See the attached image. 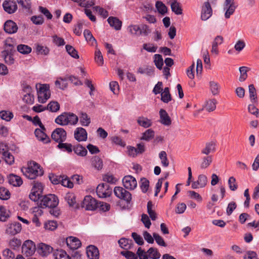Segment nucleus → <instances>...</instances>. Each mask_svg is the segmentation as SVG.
Returning a JSON list of instances; mask_svg holds the SVG:
<instances>
[{"instance_id": "obj_12", "label": "nucleus", "mask_w": 259, "mask_h": 259, "mask_svg": "<svg viewBox=\"0 0 259 259\" xmlns=\"http://www.w3.org/2000/svg\"><path fill=\"white\" fill-rule=\"evenodd\" d=\"M212 14V10L209 2H204L201 8V19L206 21L211 16Z\"/></svg>"}, {"instance_id": "obj_51", "label": "nucleus", "mask_w": 259, "mask_h": 259, "mask_svg": "<svg viewBox=\"0 0 259 259\" xmlns=\"http://www.w3.org/2000/svg\"><path fill=\"white\" fill-rule=\"evenodd\" d=\"M10 192L4 187H0V199L2 200H8L10 197Z\"/></svg>"}, {"instance_id": "obj_16", "label": "nucleus", "mask_w": 259, "mask_h": 259, "mask_svg": "<svg viewBox=\"0 0 259 259\" xmlns=\"http://www.w3.org/2000/svg\"><path fill=\"white\" fill-rule=\"evenodd\" d=\"M3 7L5 11L10 14L14 13L18 9L16 3L10 0L5 1L3 4Z\"/></svg>"}, {"instance_id": "obj_1", "label": "nucleus", "mask_w": 259, "mask_h": 259, "mask_svg": "<svg viewBox=\"0 0 259 259\" xmlns=\"http://www.w3.org/2000/svg\"><path fill=\"white\" fill-rule=\"evenodd\" d=\"M22 171L26 177L31 180L44 174V170L39 165L34 161L30 162L27 167H23Z\"/></svg>"}, {"instance_id": "obj_30", "label": "nucleus", "mask_w": 259, "mask_h": 259, "mask_svg": "<svg viewBox=\"0 0 259 259\" xmlns=\"http://www.w3.org/2000/svg\"><path fill=\"white\" fill-rule=\"evenodd\" d=\"M215 151V144L213 142L207 143L205 147L201 150V153L208 155L211 152H214Z\"/></svg>"}, {"instance_id": "obj_46", "label": "nucleus", "mask_w": 259, "mask_h": 259, "mask_svg": "<svg viewBox=\"0 0 259 259\" xmlns=\"http://www.w3.org/2000/svg\"><path fill=\"white\" fill-rule=\"evenodd\" d=\"M155 6L158 12L160 14L163 15L167 13V8L162 2H157Z\"/></svg>"}, {"instance_id": "obj_59", "label": "nucleus", "mask_w": 259, "mask_h": 259, "mask_svg": "<svg viewBox=\"0 0 259 259\" xmlns=\"http://www.w3.org/2000/svg\"><path fill=\"white\" fill-rule=\"evenodd\" d=\"M32 189H35V191L36 193L42 195L44 187L42 184L39 182L34 181Z\"/></svg>"}, {"instance_id": "obj_8", "label": "nucleus", "mask_w": 259, "mask_h": 259, "mask_svg": "<svg viewBox=\"0 0 259 259\" xmlns=\"http://www.w3.org/2000/svg\"><path fill=\"white\" fill-rule=\"evenodd\" d=\"M114 193L117 197L125 200L127 203H130L132 200V194L125 189L121 187H115L114 189Z\"/></svg>"}, {"instance_id": "obj_42", "label": "nucleus", "mask_w": 259, "mask_h": 259, "mask_svg": "<svg viewBox=\"0 0 259 259\" xmlns=\"http://www.w3.org/2000/svg\"><path fill=\"white\" fill-rule=\"evenodd\" d=\"M217 101L214 99H210L206 102L205 107V109L209 111H212L216 108Z\"/></svg>"}, {"instance_id": "obj_31", "label": "nucleus", "mask_w": 259, "mask_h": 259, "mask_svg": "<svg viewBox=\"0 0 259 259\" xmlns=\"http://www.w3.org/2000/svg\"><path fill=\"white\" fill-rule=\"evenodd\" d=\"M118 244L121 248L125 250H128L132 247L133 241L131 239L123 238L118 240Z\"/></svg>"}, {"instance_id": "obj_48", "label": "nucleus", "mask_w": 259, "mask_h": 259, "mask_svg": "<svg viewBox=\"0 0 259 259\" xmlns=\"http://www.w3.org/2000/svg\"><path fill=\"white\" fill-rule=\"evenodd\" d=\"M18 5L23 9L29 10L31 7V0H16Z\"/></svg>"}, {"instance_id": "obj_5", "label": "nucleus", "mask_w": 259, "mask_h": 259, "mask_svg": "<svg viewBox=\"0 0 259 259\" xmlns=\"http://www.w3.org/2000/svg\"><path fill=\"white\" fill-rule=\"evenodd\" d=\"M59 204V199L57 196L54 194H49L43 197L40 201V205L41 207H56Z\"/></svg>"}, {"instance_id": "obj_27", "label": "nucleus", "mask_w": 259, "mask_h": 259, "mask_svg": "<svg viewBox=\"0 0 259 259\" xmlns=\"http://www.w3.org/2000/svg\"><path fill=\"white\" fill-rule=\"evenodd\" d=\"M44 131L41 128H36L35 130L34 134L38 140L47 143L49 141V138L44 132Z\"/></svg>"}, {"instance_id": "obj_58", "label": "nucleus", "mask_w": 259, "mask_h": 259, "mask_svg": "<svg viewBox=\"0 0 259 259\" xmlns=\"http://www.w3.org/2000/svg\"><path fill=\"white\" fill-rule=\"evenodd\" d=\"M36 50L37 53L44 55H48L50 52V50L48 47L40 45H37Z\"/></svg>"}, {"instance_id": "obj_50", "label": "nucleus", "mask_w": 259, "mask_h": 259, "mask_svg": "<svg viewBox=\"0 0 259 259\" xmlns=\"http://www.w3.org/2000/svg\"><path fill=\"white\" fill-rule=\"evenodd\" d=\"M159 158L161 160V162L163 166L167 167L169 165V162L167 158V154L166 152L162 151L159 154Z\"/></svg>"}, {"instance_id": "obj_60", "label": "nucleus", "mask_w": 259, "mask_h": 259, "mask_svg": "<svg viewBox=\"0 0 259 259\" xmlns=\"http://www.w3.org/2000/svg\"><path fill=\"white\" fill-rule=\"evenodd\" d=\"M228 185L230 189L233 191H236L238 188L236 179L234 177H231L228 180Z\"/></svg>"}, {"instance_id": "obj_52", "label": "nucleus", "mask_w": 259, "mask_h": 259, "mask_svg": "<svg viewBox=\"0 0 259 259\" xmlns=\"http://www.w3.org/2000/svg\"><path fill=\"white\" fill-rule=\"evenodd\" d=\"M154 57L155 65L157 68L161 69L163 65L162 56L159 54H155Z\"/></svg>"}, {"instance_id": "obj_9", "label": "nucleus", "mask_w": 259, "mask_h": 259, "mask_svg": "<svg viewBox=\"0 0 259 259\" xmlns=\"http://www.w3.org/2000/svg\"><path fill=\"white\" fill-rule=\"evenodd\" d=\"M36 250L34 243L30 240L25 241L22 246V252L27 256L32 255Z\"/></svg>"}, {"instance_id": "obj_23", "label": "nucleus", "mask_w": 259, "mask_h": 259, "mask_svg": "<svg viewBox=\"0 0 259 259\" xmlns=\"http://www.w3.org/2000/svg\"><path fill=\"white\" fill-rule=\"evenodd\" d=\"M107 21L111 27H113L115 30H119L121 29L122 26V22L117 17H109Z\"/></svg>"}, {"instance_id": "obj_47", "label": "nucleus", "mask_w": 259, "mask_h": 259, "mask_svg": "<svg viewBox=\"0 0 259 259\" xmlns=\"http://www.w3.org/2000/svg\"><path fill=\"white\" fill-rule=\"evenodd\" d=\"M171 9L173 12L177 15H181L182 14V9L180 6V4L176 0L171 4Z\"/></svg>"}, {"instance_id": "obj_45", "label": "nucleus", "mask_w": 259, "mask_h": 259, "mask_svg": "<svg viewBox=\"0 0 259 259\" xmlns=\"http://www.w3.org/2000/svg\"><path fill=\"white\" fill-rule=\"evenodd\" d=\"M140 186L142 191L143 193H146L149 187V181L145 178H141Z\"/></svg>"}, {"instance_id": "obj_37", "label": "nucleus", "mask_w": 259, "mask_h": 259, "mask_svg": "<svg viewBox=\"0 0 259 259\" xmlns=\"http://www.w3.org/2000/svg\"><path fill=\"white\" fill-rule=\"evenodd\" d=\"M46 108L52 112H56L60 109V104L57 101H51L46 106Z\"/></svg>"}, {"instance_id": "obj_18", "label": "nucleus", "mask_w": 259, "mask_h": 259, "mask_svg": "<svg viewBox=\"0 0 259 259\" xmlns=\"http://www.w3.org/2000/svg\"><path fill=\"white\" fill-rule=\"evenodd\" d=\"M74 138L78 142L85 141L87 140L88 134L86 130L82 127H77L74 133Z\"/></svg>"}, {"instance_id": "obj_36", "label": "nucleus", "mask_w": 259, "mask_h": 259, "mask_svg": "<svg viewBox=\"0 0 259 259\" xmlns=\"http://www.w3.org/2000/svg\"><path fill=\"white\" fill-rule=\"evenodd\" d=\"M83 35L85 40L91 43L92 45L97 44V41L89 29H85L83 31Z\"/></svg>"}, {"instance_id": "obj_32", "label": "nucleus", "mask_w": 259, "mask_h": 259, "mask_svg": "<svg viewBox=\"0 0 259 259\" xmlns=\"http://www.w3.org/2000/svg\"><path fill=\"white\" fill-rule=\"evenodd\" d=\"M154 135L155 132L151 128L148 129L142 134V136L141 137L140 139L141 140L149 142L154 138Z\"/></svg>"}, {"instance_id": "obj_43", "label": "nucleus", "mask_w": 259, "mask_h": 259, "mask_svg": "<svg viewBox=\"0 0 259 259\" xmlns=\"http://www.w3.org/2000/svg\"><path fill=\"white\" fill-rule=\"evenodd\" d=\"M153 204L151 201L147 203V212L152 220L154 221L157 218V215L154 210L152 209Z\"/></svg>"}, {"instance_id": "obj_39", "label": "nucleus", "mask_w": 259, "mask_h": 259, "mask_svg": "<svg viewBox=\"0 0 259 259\" xmlns=\"http://www.w3.org/2000/svg\"><path fill=\"white\" fill-rule=\"evenodd\" d=\"M212 161V156H204L202 158V161L200 164V167L204 169L208 167Z\"/></svg>"}, {"instance_id": "obj_49", "label": "nucleus", "mask_w": 259, "mask_h": 259, "mask_svg": "<svg viewBox=\"0 0 259 259\" xmlns=\"http://www.w3.org/2000/svg\"><path fill=\"white\" fill-rule=\"evenodd\" d=\"M21 244V241L16 238L12 239L9 242V245L14 250L19 248Z\"/></svg>"}, {"instance_id": "obj_35", "label": "nucleus", "mask_w": 259, "mask_h": 259, "mask_svg": "<svg viewBox=\"0 0 259 259\" xmlns=\"http://www.w3.org/2000/svg\"><path fill=\"white\" fill-rule=\"evenodd\" d=\"M73 147L72 145L70 143H59L58 144L57 147L63 150V151H66L68 153H71L73 151Z\"/></svg>"}, {"instance_id": "obj_6", "label": "nucleus", "mask_w": 259, "mask_h": 259, "mask_svg": "<svg viewBox=\"0 0 259 259\" xmlns=\"http://www.w3.org/2000/svg\"><path fill=\"white\" fill-rule=\"evenodd\" d=\"M99 202L91 195H87L84 198L82 207L86 210H94L98 208Z\"/></svg>"}, {"instance_id": "obj_55", "label": "nucleus", "mask_w": 259, "mask_h": 259, "mask_svg": "<svg viewBox=\"0 0 259 259\" xmlns=\"http://www.w3.org/2000/svg\"><path fill=\"white\" fill-rule=\"evenodd\" d=\"M153 236L158 245L163 247L166 246V244L164 242L163 238L158 234L154 233H153Z\"/></svg>"}, {"instance_id": "obj_28", "label": "nucleus", "mask_w": 259, "mask_h": 259, "mask_svg": "<svg viewBox=\"0 0 259 259\" xmlns=\"http://www.w3.org/2000/svg\"><path fill=\"white\" fill-rule=\"evenodd\" d=\"M73 151L74 153L80 157H84L88 153V151L85 148L79 144L73 146Z\"/></svg>"}, {"instance_id": "obj_57", "label": "nucleus", "mask_w": 259, "mask_h": 259, "mask_svg": "<svg viewBox=\"0 0 259 259\" xmlns=\"http://www.w3.org/2000/svg\"><path fill=\"white\" fill-rule=\"evenodd\" d=\"M0 116L2 119L9 121L13 117V114L10 111H2L0 112Z\"/></svg>"}, {"instance_id": "obj_11", "label": "nucleus", "mask_w": 259, "mask_h": 259, "mask_svg": "<svg viewBox=\"0 0 259 259\" xmlns=\"http://www.w3.org/2000/svg\"><path fill=\"white\" fill-rule=\"evenodd\" d=\"M52 138L59 144L63 142L66 139V132L62 128H57L53 132Z\"/></svg>"}, {"instance_id": "obj_61", "label": "nucleus", "mask_w": 259, "mask_h": 259, "mask_svg": "<svg viewBox=\"0 0 259 259\" xmlns=\"http://www.w3.org/2000/svg\"><path fill=\"white\" fill-rule=\"evenodd\" d=\"M151 32L149 27L144 24H140V34L142 36H147Z\"/></svg>"}, {"instance_id": "obj_33", "label": "nucleus", "mask_w": 259, "mask_h": 259, "mask_svg": "<svg viewBox=\"0 0 259 259\" xmlns=\"http://www.w3.org/2000/svg\"><path fill=\"white\" fill-rule=\"evenodd\" d=\"M137 122L139 125L144 128L150 127L152 123L150 119L143 116L139 117L137 119Z\"/></svg>"}, {"instance_id": "obj_56", "label": "nucleus", "mask_w": 259, "mask_h": 259, "mask_svg": "<svg viewBox=\"0 0 259 259\" xmlns=\"http://www.w3.org/2000/svg\"><path fill=\"white\" fill-rule=\"evenodd\" d=\"M120 254L126 259H138L139 257L138 255H137L135 253L127 250L121 251Z\"/></svg>"}, {"instance_id": "obj_40", "label": "nucleus", "mask_w": 259, "mask_h": 259, "mask_svg": "<svg viewBox=\"0 0 259 259\" xmlns=\"http://www.w3.org/2000/svg\"><path fill=\"white\" fill-rule=\"evenodd\" d=\"M127 30L133 35L141 36L140 34V25H131L128 27Z\"/></svg>"}, {"instance_id": "obj_64", "label": "nucleus", "mask_w": 259, "mask_h": 259, "mask_svg": "<svg viewBox=\"0 0 259 259\" xmlns=\"http://www.w3.org/2000/svg\"><path fill=\"white\" fill-rule=\"evenodd\" d=\"M66 81V79L65 78H60L59 79L55 81V83L57 87L60 89L64 90L67 85Z\"/></svg>"}, {"instance_id": "obj_38", "label": "nucleus", "mask_w": 259, "mask_h": 259, "mask_svg": "<svg viewBox=\"0 0 259 259\" xmlns=\"http://www.w3.org/2000/svg\"><path fill=\"white\" fill-rule=\"evenodd\" d=\"M18 52L22 54H28L31 51V48L27 45L20 44L17 47Z\"/></svg>"}, {"instance_id": "obj_25", "label": "nucleus", "mask_w": 259, "mask_h": 259, "mask_svg": "<svg viewBox=\"0 0 259 259\" xmlns=\"http://www.w3.org/2000/svg\"><path fill=\"white\" fill-rule=\"evenodd\" d=\"M160 122L164 125H169L171 121L167 113L164 109H160L159 111Z\"/></svg>"}, {"instance_id": "obj_17", "label": "nucleus", "mask_w": 259, "mask_h": 259, "mask_svg": "<svg viewBox=\"0 0 259 259\" xmlns=\"http://www.w3.org/2000/svg\"><path fill=\"white\" fill-rule=\"evenodd\" d=\"M67 246L72 250L78 249L81 244L80 241L76 237L70 236L66 239Z\"/></svg>"}, {"instance_id": "obj_2", "label": "nucleus", "mask_w": 259, "mask_h": 259, "mask_svg": "<svg viewBox=\"0 0 259 259\" xmlns=\"http://www.w3.org/2000/svg\"><path fill=\"white\" fill-rule=\"evenodd\" d=\"M78 120V118L75 114L70 112H64L55 119V122L64 126L68 124L75 125Z\"/></svg>"}, {"instance_id": "obj_44", "label": "nucleus", "mask_w": 259, "mask_h": 259, "mask_svg": "<svg viewBox=\"0 0 259 259\" xmlns=\"http://www.w3.org/2000/svg\"><path fill=\"white\" fill-rule=\"evenodd\" d=\"M80 122L82 126H88L91 122L90 118L86 113H81L80 116Z\"/></svg>"}, {"instance_id": "obj_21", "label": "nucleus", "mask_w": 259, "mask_h": 259, "mask_svg": "<svg viewBox=\"0 0 259 259\" xmlns=\"http://www.w3.org/2000/svg\"><path fill=\"white\" fill-rule=\"evenodd\" d=\"M87 254L90 259H99V250L94 245H89L87 247Z\"/></svg>"}, {"instance_id": "obj_34", "label": "nucleus", "mask_w": 259, "mask_h": 259, "mask_svg": "<svg viewBox=\"0 0 259 259\" xmlns=\"http://www.w3.org/2000/svg\"><path fill=\"white\" fill-rule=\"evenodd\" d=\"M91 162L92 166L98 170H100L102 168L103 161L99 156H94L92 158Z\"/></svg>"}, {"instance_id": "obj_14", "label": "nucleus", "mask_w": 259, "mask_h": 259, "mask_svg": "<svg viewBox=\"0 0 259 259\" xmlns=\"http://www.w3.org/2000/svg\"><path fill=\"white\" fill-rule=\"evenodd\" d=\"M12 42L13 39L12 38H8L5 41V50L2 52L1 56L14 54L16 51L15 46Z\"/></svg>"}, {"instance_id": "obj_26", "label": "nucleus", "mask_w": 259, "mask_h": 259, "mask_svg": "<svg viewBox=\"0 0 259 259\" xmlns=\"http://www.w3.org/2000/svg\"><path fill=\"white\" fill-rule=\"evenodd\" d=\"M53 248L45 243H40L38 245L37 252L41 255H47L53 251Z\"/></svg>"}, {"instance_id": "obj_22", "label": "nucleus", "mask_w": 259, "mask_h": 259, "mask_svg": "<svg viewBox=\"0 0 259 259\" xmlns=\"http://www.w3.org/2000/svg\"><path fill=\"white\" fill-rule=\"evenodd\" d=\"M8 180L9 183L15 187H19L23 183L21 177L14 174H10L8 176Z\"/></svg>"}, {"instance_id": "obj_13", "label": "nucleus", "mask_w": 259, "mask_h": 259, "mask_svg": "<svg viewBox=\"0 0 259 259\" xmlns=\"http://www.w3.org/2000/svg\"><path fill=\"white\" fill-rule=\"evenodd\" d=\"M122 183L124 187L126 189L131 190L135 189L137 186L136 179L132 176H125L122 179Z\"/></svg>"}, {"instance_id": "obj_7", "label": "nucleus", "mask_w": 259, "mask_h": 259, "mask_svg": "<svg viewBox=\"0 0 259 259\" xmlns=\"http://www.w3.org/2000/svg\"><path fill=\"white\" fill-rule=\"evenodd\" d=\"M96 193L100 198H106L112 194V188L107 183H102L97 186Z\"/></svg>"}, {"instance_id": "obj_62", "label": "nucleus", "mask_w": 259, "mask_h": 259, "mask_svg": "<svg viewBox=\"0 0 259 259\" xmlns=\"http://www.w3.org/2000/svg\"><path fill=\"white\" fill-rule=\"evenodd\" d=\"M49 177L51 183L54 185L60 184L62 178L61 176H56L53 174H50Z\"/></svg>"}, {"instance_id": "obj_19", "label": "nucleus", "mask_w": 259, "mask_h": 259, "mask_svg": "<svg viewBox=\"0 0 259 259\" xmlns=\"http://www.w3.org/2000/svg\"><path fill=\"white\" fill-rule=\"evenodd\" d=\"M23 91L26 93L23 96V101L27 104H32L34 101V96L31 94V88L29 85H26L24 87Z\"/></svg>"}, {"instance_id": "obj_10", "label": "nucleus", "mask_w": 259, "mask_h": 259, "mask_svg": "<svg viewBox=\"0 0 259 259\" xmlns=\"http://www.w3.org/2000/svg\"><path fill=\"white\" fill-rule=\"evenodd\" d=\"M236 8L235 0H225L223 5V9L225 11V18L229 19L233 14Z\"/></svg>"}, {"instance_id": "obj_29", "label": "nucleus", "mask_w": 259, "mask_h": 259, "mask_svg": "<svg viewBox=\"0 0 259 259\" xmlns=\"http://www.w3.org/2000/svg\"><path fill=\"white\" fill-rule=\"evenodd\" d=\"M53 255L55 259H69V256L66 252L61 249L54 250Z\"/></svg>"}, {"instance_id": "obj_20", "label": "nucleus", "mask_w": 259, "mask_h": 259, "mask_svg": "<svg viewBox=\"0 0 259 259\" xmlns=\"http://www.w3.org/2000/svg\"><path fill=\"white\" fill-rule=\"evenodd\" d=\"M4 30L9 34L16 33L18 30L17 24L12 20H7L4 24Z\"/></svg>"}, {"instance_id": "obj_41", "label": "nucleus", "mask_w": 259, "mask_h": 259, "mask_svg": "<svg viewBox=\"0 0 259 259\" xmlns=\"http://www.w3.org/2000/svg\"><path fill=\"white\" fill-rule=\"evenodd\" d=\"M65 48L67 52L72 57L75 59L79 58V56L78 55L77 51L74 49L73 47L72 46L67 45L65 46Z\"/></svg>"}, {"instance_id": "obj_53", "label": "nucleus", "mask_w": 259, "mask_h": 259, "mask_svg": "<svg viewBox=\"0 0 259 259\" xmlns=\"http://www.w3.org/2000/svg\"><path fill=\"white\" fill-rule=\"evenodd\" d=\"M62 186L69 188L73 187V183L71 182L69 178L65 176H63L61 179V183Z\"/></svg>"}, {"instance_id": "obj_24", "label": "nucleus", "mask_w": 259, "mask_h": 259, "mask_svg": "<svg viewBox=\"0 0 259 259\" xmlns=\"http://www.w3.org/2000/svg\"><path fill=\"white\" fill-rule=\"evenodd\" d=\"M64 199L70 207L78 208V205L76 204V197L73 193L66 194Z\"/></svg>"}, {"instance_id": "obj_3", "label": "nucleus", "mask_w": 259, "mask_h": 259, "mask_svg": "<svg viewBox=\"0 0 259 259\" xmlns=\"http://www.w3.org/2000/svg\"><path fill=\"white\" fill-rule=\"evenodd\" d=\"M137 254L139 259H159L161 256L158 249L154 247H150L146 251L141 247H139Z\"/></svg>"}, {"instance_id": "obj_54", "label": "nucleus", "mask_w": 259, "mask_h": 259, "mask_svg": "<svg viewBox=\"0 0 259 259\" xmlns=\"http://www.w3.org/2000/svg\"><path fill=\"white\" fill-rule=\"evenodd\" d=\"M95 60L99 66H102L104 64V60L102 53L100 50L95 52Z\"/></svg>"}, {"instance_id": "obj_63", "label": "nucleus", "mask_w": 259, "mask_h": 259, "mask_svg": "<svg viewBox=\"0 0 259 259\" xmlns=\"http://www.w3.org/2000/svg\"><path fill=\"white\" fill-rule=\"evenodd\" d=\"M249 88V97L251 101H254L257 99L256 89L253 84H250Z\"/></svg>"}, {"instance_id": "obj_4", "label": "nucleus", "mask_w": 259, "mask_h": 259, "mask_svg": "<svg viewBox=\"0 0 259 259\" xmlns=\"http://www.w3.org/2000/svg\"><path fill=\"white\" fill-rule=\"evenodd\" d=\"M37 93L38 96V102L44 104L51 97V92L50 90V86L47 84H39L38 87L36 85Z\"/></svg>"}, {"instance_id": "obj_15", "label": "nucleus", "mask_w": 259, "mask_h": 259, "mask_svg": "<svg viewBox=\"0 0 259 259\" xmlns=\"http://www.w3.org/2000/svg\"><path fill=\"white\" fill-rule=\"evenodd\" d=\"M22 229L21 224L19 222H14L8 224L6 233L11 235H15L20 232Z\"/></svg>"}]
</instances>
